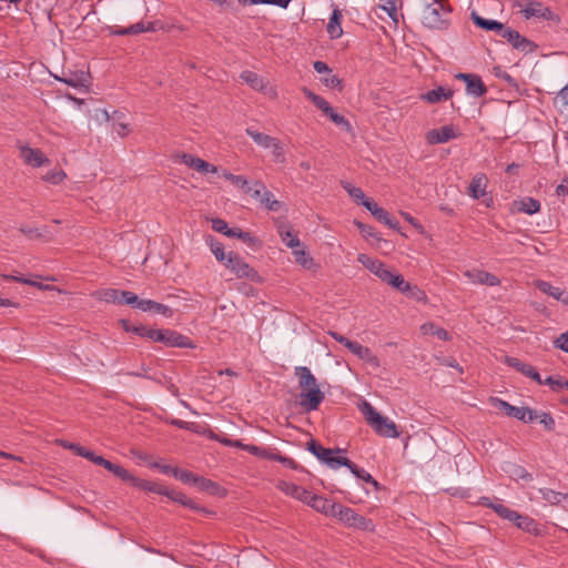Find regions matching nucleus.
Listing matches in <instances>:
<instances>
[{"mask_svg":"<svg viewBox=\"0 0 568 568\" xmlns=\"http://www.w3.org/2000/svg\"><path fill=\"white\" fill-rule=\"evenodd\" d=\"M88 460L92 462L93 464H95L98 466L105 468L108 471H110L116 478L121 479L122 481H124L133 487H138L145 493H153V494L169 497L168 491L163 485L154 483V481H149V480L138 478L133 474H131L129 470L123 468L121 465L114 464V463L103 458L102 456L97 455L94 452H92L91 457H88Z\"/></svg>","mask_w":568,"mask_h":568,"instance_id":"f257e3e1","label":"nucleus"},{"mask_svg":"<svg viewBox=\"0 0 568 568\" xmlns=\"http://www.w3.org/2000/svg\"><path fill=\"white\" fill-rule=\"evenodd\" d=\"M295 376L298 378V386L302 389L300 394V405L305 412L316 410L324 400L325 395L320 389L315 376L306 366L295 367Z\"/></svg>","mask_w":568,"mask_h":568,"instance_id":"f03ea898","label":"nucleus"},{"mask_svg":"<svg viewBox=\"0 0 568 568\" xmlns=\"http://www.w3.org/2000/svg\"><path fill=\"white\" fill-rule=\"evenodd\" d=\"M423 14V23L429 29L443 30L449 24L450 8L443 0H433Z\"/></svg>","mask_w":568,"mask_h":568,"instance_id":"7ed1b4c3","label":"nucleus"},{"mask_svg":"<svg viewBox=\"0 0 568 568\" xmlns=\"http://www.w3.org/2000/svg\"><path fill=\"white\" fill-rule=\"evenodd\" d=\"M514 8H520V12L525 19L538 18L542 20L560 22L559 16L554 13L550 8L544 6L535 0H516L513 4Z\"/></svg>","mask_w":568,"mask_h":568,"instance_id":"20e7f679","label":"nucleus"},{"mask_svg":"<svg viewBox=\"0 0 568 568\" xmlns=\"http://www.w3.org/2000/svg\"><path fill=\"white\" fill-rule=\"evenodd\" d=\"M307 449L316 456L322 463L326 464L333 469L339 468L342 465H348L349 459L343 456H334L335 453H343L341 448H325L315 439L307 442Z\"/></svg>","mask_w":568,"mask_h":568,"instance_id":"39448f33","label":"nucleus"},{"mask_svg":"<svg viewBox=\"0 0 568 568\" xmlns=\"http://www.w3.org/2000/svg\"><path fill=\"white\" fill-rule=\"evenodd\" d=\"M224 265L239 278L255 281L258 277L257 272L250 264H247L240 255L233 252H230L227 254V260L224 263Z\"/></svg>","mask_w":568,"mask_h":568,"instance_id":"423d86ee","label":"nucleus"},{"mask_svg":"<svg viewBox=\"0 0 568 568\" xmlns=\"http://www.w3.org/2000/svg\"><path fill=\"white\" fill-rule=\"evenodd\" d=\"M494 403L495 407L503 410L507 416L514 417L524 423H531L537 418V412L529 407L513 406L509 403L499 398H495Z\"/></svg>","mask_w":568,"mask_h":568,"instance_id":"0eeeda50","label":"nucleus"},{"mask_svg":"<svg viewBox=\"0 0 568 568\" xmlns=\"http://www.w3.org/2000/svg\"><path fill=\"white\" fill-rule=\"evenodd\" d=\"M151 341L162 343L171 347H191L192 343L187 336L170 329H156L151 333Z\"/></svg>","mask_w":568,"mask_h":568,"instance_id":"6e6552de","label":"nucleus"},{"mask_svg":"<svg viewBox=\"0 0 568 568\" xmlns=\"http://www.w3.org/2000/svg\"><path fill=\"white\" fill-rule=\"evenodd\" d=\"M500 37L506 39L515 49L523 52H532L536 49V44L532 41L511 28L505 27Z\"/></svg>","mask_w":568,"mask_h":568,"instance_id":"1a4fd4ad","label":"nucleus"},{"mask_svg":"<svg viewBox=\"0 0 568 568\" xmlns=\"http://www.w3.org/2000/svg\"><path fill=\"white\" fill-rule=\"evenodd\" d=\"M109 33L114 36H133L148 31H155L154 22H136L128 28H121L118 26L108 27Z\"/></svg>","mask_w":568,"mask_h":568,"instance_id":"9d476101","label":"nucleus"},{"mask_svg":"<svg viewBox=\"0 0 568 568\" xmlns=\"http://www.w3.org/2000/svg\"><path fill=\"white\" fill-rule=\"evenodd\" d=\"M212 229L217 233H222L229 237H237L243 242H251L253 240L250 233L241 229H230L227 223L219 217L212 220Z\"/></svg>","mask_w":568,"mask_h":568,"instance_id":"9b49d317","label":"nucleus"},{"mask_svg":"<svg viewBox=\"0 0 568 568\" xmlns=\"http://www.w3.org/2000/svg\"><path fill=\"white\" fill-rule=\"evenodd\" d=\"M20 156L26 164L33 168H40L50 162L41 150L32 149L30 146H22L20 149Z\"/></svg>","mask_w":568,"mask_h":568,"instance_id":"f8f14e48","label":"nucleus"},{"mask_svg":"<svg viewBox=\"0 0 568 568\" xmlns=\"http://www.w3.org/2000/svg\"><path fill=\"white\" fill-rule=\"evenodd\" d=\"M505 363L523 375L536 381L539 385H542V378L532 365L524 363L516 357L509 356L506 357Z\"/></svg>","mask_w":568,"mask_h":568,"instance_id":"ddd939ff","label":"nucleus"},{"mask_svg":"<svg viewBox=\"0 0 568 568\" xmlns=\"http://www.w3.org/2000/svg\"><path fill=\"white\" fill-rule=\"evenodd\" d=\"M455 138L456 134L454 132L453 126L450 125H444L439 129H433L426 133V141L428 144L446 143Z\"/></svg>","mask_w":568,"mask_h":568,"instance_id":"4468645a","label":"nucleus"},{"mask_svg":"<svg viewBox=\"0 0 568 568\" xmlns=\"http://www.w3.org/2000/svg\"><path fill=\"white\" fill-rule=\"evenodd\" d=\"M342 523L351 526V527H363L365 524V518L355 514V511L348 507H344L338 504L336 516Z\"/></svg>","mask_w":568,"mask_h":568,"instance_id":"2eb2a0df","label":"nucleus"},{"mask_svg":"<svg viewBox=\"0 0 568 568\" xmlns=\"http://www.w3.org/2000/svg\"><path fill=\"white\" fill-rule=\"evenodd\" d=\"M181 161L183 164L187 165L191 169L200 173H216L217 168L200 158L193 156L192 154L183 153L181 155Z\"/></svg>","mask_w":568,"mask_h":568,"instance_id":"dca6fc26","label":"nucleus"},{"mask_svg":"<svg viewBox=\"0 0 568 568\" xmlns=\"http://www.w3.org/2000/svg\"><path fill=\"white\" fill-rule=\"evenodd\" d=\"M465 276L468 277L469 281L474 284L496 286L500 283L496 275L481 270L467 271L465 272Z\"/></svg>","mask_w":568,"mask_h":568,"instance_id":"f3484780","label":"nucleus"},{"mask_svg":"<svg viewBox=\"0 0 568 568\" xmlns=\"http://www.w3.org/2000/svg\"><path fill=\"white\" fill-rule=\"evenodd\" d=\"M454 95V91L447 87H437L420 94V100L429 104L439 103L449 100Z\"/></svg>","mask_w":568,"mask_h":568,"instance_id":"a211bd4d","label":"nucleus"},{"mask_svg":"<svg viewBox=\"0 0 568 568\" xmlns=\"http://www.w3.org/2000/svg\"><path fill=\"white\" fill-rule=\"evenodd\" d=\"M307 505L325 516L335 517L338 503L335 499H307Z\"/></svg>","mask_w":568,"mask_h":568,"instance_id":"6ab92c4d","label":"nucleus"},{"mask_svg":"<svg viewBox=\"0 0 568 568\" xmlns=\"http://www.w3.org/2000/svg\"><path fill=\"white\" fill-rule=\"evenodd\" d=\"M192 487H195L200 493L212 496H221L225 494L217 483L201 476H196V480Z\"/></svg>","mask_w":568,"mask_h":568,"instance_id":"aec40b11","label":"nucleus"},{"mask_svg":"<svg viewBox=\"0 0 568 568\" xmlns=\"http://www.w3.org/2000/svg\"><path fill=\"white\" fill-rule=\"evenodd\" d=\"M373 428L375 432L384 437L396 438L399 436V433L396 428V425L389 418L382 416L374 425Z\"/></svg>","mask_w":568,"mask_h":568,"instance_id":"412c9836","label":"nucleus"},{"mask_svg":"<svg viewBox=\"0 0 568 568\" xmlns=\"http://www.w3.org/2000/svg\"><path fill=\"white\" fill-rule=\"evenodd\" d=\"M536 287L540 292L554 297L555 300L568 304V293L565 290L557 286H552L550 283L546 281H537Z\"/></svg>","mask_w":568,"mask_h":568,"instance_id":"4be33fe9","label":"nucleus"},{"mask_svg":"<svg viewBox=\"0 0 568 568\" xmlns=\"http://www.w3.org/2000/svg\"><path fill=\"white\" fill-rule=\"evenodd\" d=\"M346 348L351 353L356 355L358 358H361L363 361H366L368 363H373L375 365H378V359H377V357L375 355H373L372 351L368 347L363 346L358 342L349 341L347 343Z\"/></svg>","mask_w":568,"mask_h":568,"instance_id":"5701e85b","label":"nucleus"},{"mask_svg":"<svg viewBox=\"0 0 568 568\" xmlns=\"http://www.w3.org/2000/svg\"><path fill=\"white\" fill-rule=\"evenodd\" d=\"M138 310L143 312H153L165 317H172L173 315V311L169 306L152 300H141V302L138 304Z\"/></svg>","mask_w":568,"mask_h":568,"instance_id":"b1692460","label":"nucleus"},{"mask_svg":"<svg viewBox=\"0 0 568 568\" xmlns=\"http://www.w3.org/2000/svg\"><path fill=\"white\" fill-rule=\"evenodd\" d=\"M348 465H344L347 467L358 479L364 480L367 484H371L376 493L384 491L385 489L372 477L369 473H367L364 468L358 467L356 464L349 460Z\"/></svg>","mask_w":568,"mask_h":568,"instance_id":"393cba45","label":"nucleus"},{"mask_svg":"<svg viewBox=\"0 0 568 568\" xmlns=\"http://www.w3.org/2000/svg\"><path fill=\"white\" fill-rule=\"evenodd\" d=\"M487 178L483 173L476 174L468 187L469 195L476 200L486 194Z\"/></svg>","mask_w":568,"mask_h":568,"instance_id":"a878e982","label":"nucleus"},{"mask_svg":"<svg viewBox=\"0 0 568 568\" xmlns=\"http://www.w3.org/2000/svg\"><path fill=\"white\" fill-rule=\"evenodd\" d=\"M342 18L343 14L339 9L335 8L332 12V16L329 18L328 24H327V33L331 37V39H338L343 34L342 29Z\"/></svg>","mask_w":568,"mask_h":568,"instance_id":"bb28decb","label":"nucleus"},{"mask_svg":"<svg viewBox=\"0 0 568 568\" xmlns=\"http://www.w3.org/2000/svg\"><path fill=\"white\" fill-rule=\"evenodd\" d=\"M471 19L477 27H479L484 30H488V31H496V32H498L499 36L501 34L503 30L505 29V26L501 22L496 21V20L485 19V18L480 17L479 14H477L476 12L471 13Z\"/></svg>","mask_w":568,"mask_h":568,"instance_id":"cd10ccee","label":"nucleus"},{"mask_svg":"<svg viewBox=\"0 0 568 568\" xmlns=\"http://www.w3.org/2000/svg\"><path fill=\"white\" fill-rule=\"evenodd\" d=\"M240 78L253 90L264 91L266 89V81L253 71L245 70L240 74Z\"/></svg>","mask_w":568,"mask_h":568,"instance_id":"c85d7f7f","label":"nucleus"},{"mask_svg":"<svg viewBox=\"0 0 568 568\" xmlns=\"http://www.w3.org/2000/svg\"><path fill=\"white\" fill-rule=\"evenodd\" d=\"M466 92L475 98H480L486 94L487 88L481 78L474 74L473 78L466 83Z\"/></svg>","mask_w":568,"mask_h":568,"instance_id":"c756f323","label":"nucleus"},{"mask_svg":"<svg viewBox=\"0 0 568 568\" xmlns=\"http://www.w3.org/2000/svg\"><path fill=\"white\" fill-rule=\"evenodd\" d=\"M513 523L521 530L527 531L529 534L537 535L539 532L538 524L530 517L516 514Z\"/></svg>","mask_w":568,"mask_h":568,"instance_id":"7c9ffc66","label":"nucleus"},{"mask_svg":"<svg viewBox=\"0 0 568 568\" xmlns=\"http://www.w3.org/2000/svg\"><path fill=\"white\" fill-rule=\"evenodd\" d=\"M487 503L485 505L487 507H490L495 510L496 514H498L501 518L507 519L509 521H513L517 511L509 509L501 503H499L498 499H485Z\"/></svg>","mask_w":568,"mask_h":568,"instance_id":"2f4dec72","label":"nucleus"},{"mask_svg":"<svg viewBox=\"0 0 568 568\" xmlns=\"http://www.w3.org/2000/svg\"><path fill=\"white\" fill-rule=\"evenodd\" d=\"M357 261L365 266L368 271H371L373 274L378 276V274L383 271V268L386 266L383 262L376 258H372L371 256L366 254H358Z\"/></svg>","mask_w":568,"mask_h":568,"instance_id":"473e14b6","label":"nucleus"},{"mask_svg":"<svg viewBox=\"0 0 568 568\" xmlns=\"http://www.w3.org/2000/svg\"><path fill=\"white\" fill-rule=\"evenodd\" d=\"M246 134L261 148L268 149L276 138L258 132L252 128L245 130Z\"/></svg>","mask_w":568,"mask_h":568,"instance_id":"72a5a7b5","label":"nucleus"},{"mask_svg":"<svg viewBox=\"0 0 568 568\" xmlns=\"http://www.w3.org/2000/svg\"><path fill=\"white\" fill-rule=\"evenodd\" d=\"M517 210L519 212L526 213V214H535L540 211V202L537 201L534 197H524L520 201L516 202Z\"/></svg>","mask_w":568,"mask_h":568,"instance_id":"f704fd0d","label":"nucleus"},{"mask_svg":"<svg viewBox=\"0 0 568 568\" xmlns=\"http://www.w3.org/2000/svg\"><path fill=\"white\" fill-rule=\"evenodd\" d=\"M324 114L331 119L337 126L346 132H352L353 128L349 121L342 114H338L333 106H329Z\"/></svg>","mask_w":568,"mask_h":568,"instance_id":"c9c22d12","label":"nucleus"},{"mask_svg":"<svg viewBox=\"0 0 568 568\" xmlns=\"http://www.w3.org/2000/svg\"><path fill=\"white\" fill-rule=\"evenodd\" d=\"M119 323L125 332H131L141 337H146L149 339H151V336H152L151 333L156 331L153 328H149L144 325H138V326L131 325L129 323V321H126V320H120Z\"/></svg>","mask_w":568,"mask_h":568,"instance_id":"e433bc0d","label":"nucleus"},{"mask_svg":"<svg viewBox=\"0 0 568 568\" xmlns=\"http://www.w3.org/2000/svg\"><path fill=\"white\" fill-rule=\"evenodd\" d=\"M364 206L381 223L389 222L390 214L385 209L378 206L374 201L364 202Z\"/></svg>","mask_w":568,"mask_h":568,"instance_id":"4c0bfd02","label":"nucleus"},{"mask_svg":"<svg viewBox=\"0 0 568 568\" xmlns=\"http://www.w3.org/2000/svg\"><path fill=\"white\" fill-rule=\"evenodd\" d=\"M420 331L424 335H435L442 341H447L449 335L446 329L437 327L434 323L428 322L420 326Z\"/></svg>","mask_w":568,"mask_h":568,"instance_id":"58836bf2","label":"nucleus"},{"mask_svg":"<svg viewBox=\"0 0 568 568\" xmlns=\"http://www.w3.org/2000/svg\"><path fill=\"white\" fill-rule=\"evenodd\" d=\"M94 296L106 303H118L120 302V291L115 288H104L99 290L94 293Z\"/></svg>","mask_w":568,"mask_h":568,"instance_id":"ea45409f","label":"nucleus"},{"mask_svg":"<svg viewBox=\"0 0 568 568\" xmlns=\"http://www.w3.org/2000/svg\"><path fill=\"white\" fill-rule=\"evenodd\" d=\"M206 243L209 244L212 253L219 262H226L227 255L224 252V246L221 242L216 241L213 236H207Z\"/></svg>","mask_w":568,"mask_h":568,"instance_id":"a19ab883","label":"nucleus"},{"mask_svg":"<svg viewBox=\"0 0 568 568\" xmlns=\"http://www.w3.org/2000/svg\"><path fill=\"white\" fill-rule=\"evenodd\" d=\"M223 178L230 181L235 186L242 189L245 193L251 192V186L248 185V181L243 175H235L231 172L223 171Z\"/></svg>","mask_w":568,"mask_h":568,"instance_id":"79ce46f5","label":"nucleus"},{"mask_svg":"<svg viewBox=\"0 0 568 568\" xmlns=\"http://www.w3.org/2000/svg\"><path fill=\"white\" fill-rule=\"evenodd\" d=\"M343 189L348 193L351 197L355 201L359 202L364 206V202L372 201L371 199L365 196V193L361 187L354 186L348 182H342Z\"/></svg>","mask_w":568,"mask_h":568,"instance_id":"37998d69","label":"nucleus"},{"mask_svg":"<svg viewBox=\"0 0 568 568\" xmlns=\"http://www.w3.org/2000/svg\"><path fill=\"white\" fill-rule=\"evenodd\" d=\"M58 444L65 449L72 450L75 455L81 456L85 459H88V457L92 456V450H90L79 444L70 443V442L62 440V439L58 440Z\"/></svg>","mask_w":568,"mask_h":568,"instance_id":"c03bdc74","label":"nucleus"},{"mask_svg":"<svg viewBox=\"0 0 568 568\" xmlns=\"http://www.w3.org/2000/svg\"><path fill=\"white\" fill-rule=\"evenodd\" d=\"M293 255L295 257L296 263L302 265L304 268H312L314 265V260L306 253L304 248L293 250Z\"/></svg>","mask_w":568,"mask_h":568,"instance_id":"a18cd8bd","label":"nucleus"},{"mask_svg":"<svg viewBox=\"0 0 568 568\" xmlns=\"http://www.w3.org/2000/svg\"><path fill=\"white\" fill-rule=\"evenodd\" d=\"M304 94L307 99H310L314 105L320 109L323 113L331 106V104L321 95L315 94L311 90L304 88L303 89Z\"/></svg>","mask_w":568,"mask_h":568,"instance_id":"49530a36","label":"nucleus"},{"mask_svg":"<svg viewBox=\"0 0 568 568\" xmlns=\"http://www.w3.org/2000/svg\"><path fill=\"white\" fill-rule=\"evenodd\" d=\"M361 412L364 414L367 423L372 427L382 417V415L367 402L363 403Z\"/></svg>","mask_w":568,"mask_h":568,"instance_id":"de8ad7c7","label":"nucleus"},{"mask_svg":"<svg viewBox=\"0 0 568 568\" xmlns=\"http://www.w3.org/2000/svg\"><path fill=\"white\" fill-rule=\"evenodd\" d=\"M388 285L396 288L397 291H399L403 294L405 292L413 290L412 284L406 282L404 280L403 275H400V274H393Z\"/></svg>","mask_w":568,"mask_h":568,"instance_id":"09e8293b","label":"nucleus"},{"mask_svg":"<svg viewBox=\"0 0 568 568\" xmlns=\"http://www.w3.org/2000/svg\"><path fill=\"white\" fill-rule=\"evenodd\" d=\"M388 285L396 288L397 291H399L403 294L405 292L413 290L412 284L406 282L404 280L403 275H400V274H393Z\"/></svg>","mask_w":568,"mask_h":568,"instance_id":"8fccbe9b","label":"nucleus"},{"mask_svg":"<svg viewBox=\"0 0 568 568\" xmlns=\"http://www.w3.org/2000/svg\"><path fill=\"white\" fill-rule=\"evenodd\" d=\"M388 285L396 288L397 291H399L403 294L405 292L413 290L412 284L406 282L404 280L403 275H400V274H393Z\"/></svg>","mask_w":568,"mask_h":568,"instance_id":"3c124183","label":"nucleus"},{"mask_svg":"<svg viewBox=\"0 0 568 568\" xmlns=\"http://www.w3.org/2000/svg\"><path fill=\"white\" fill-rule=\"evenodd\" d=\"M261 203L264 204L267 210L272 212H277L281 209V202L277 200H274L273 193L267 191L263 193V196L261 197Z\"/></svg>","mask_w":568,"mask_h":568,"instance_id":"603ef678","label":"nucleus"},{"mask_svg":"<svg viewBox=\"0 0 568 568\" xmlns=\"http://www.w3.org/2000/svg\"><path fill=\"white\" fill-rule=\"evenodd\" d=\"M60 80L73 88L83 87L87 82V79H85V75L83 72L80 74L72 73V74L65 75L64 78H62Z\"/></svg>","mask_w":568,"mask_h":568,"instance_id":"864d4df0","label":"nucleus"},{"mask_svg":"<svg viewBox=\"0 0 568 568\" xmlns=\"http://www.w3.org/2000/svg\"><path fill=\"white\" fill-rule=\"evenodd\" d=\"M142 298H139L133 292L130 291H120V302L119 304H129L133 307L138 308V304Z\"/></svg>","mask_w":568,"mask_h":568,"instance_id":"5fc2aeb1","label":"nucleus"},{"mask_svg":"<svg viewBox=\"0 0 568 568\" xmlns=\"http://www.w3.org/2000/svg\"><path fill=\"white\" fill-rule=\"evenodd\" d=\"M282 241L291 248L296 250L301 246V242L296 235H294L291 231H280Z\"/></svg>","mask_w":568,"mask_h":568,"instance_id":"6e6d98bb","label":"nucleus"},{"mask_svg":"<svg viewBox=\"0 0 568 568\" xmlns=\"http://www.w3.org/2000/svg\"><path fill=\"white\" fill-rule=\"evenodd\" d=\"M196 476L197 475L192 471L179 468L175 478L186 485L193 486L194 481L196 480Z\"/></svg>","mask_w":568,"mask_h":568,"instance_id":"4d7b16f0","label":"nucleus"},{"mask_svg":"<svg viewBox=\"0 0 568 568\" xmlns=\"http://www.w3.org/2000/svg\"><path fill=\"white\" fill-rule=\"evenodd\" d=\"M175 501H180V504L185 507L190 508L194 511H201L204 514H211L206 508L202 507L197 499H174Z\"/></svg>","mask_w":568,"mask_h":568,"instance_id":"13d9d810","label":"nucleus"},{"mask_svg":"<svg viewBox=\"0 0 568 568\" xmlns=\"http://www.w3.org/2000/svg\"><path fill=\"white\" fill-rule=\"evenodd\" d=\"M355 224L365 239L381 240L378 233L375 231L373 226L366 225L361 222H356Z\"/></svg>","mask_w":568,"mask_h":568,"instance_id":"bf43d9fd","label":"nucleus"},{"mask_svg":"<svg viewBox=\"0 0 568 568\" xmlns=\"http://www.w3.org/2000/svg\"><path fill=\"white\" fill-rule=\"evenodd\" d=\"M65 178V173L62 170H53L48 172L43 179L44 181L52 183V184H59L61 183Z\"/></svg>","mask_w":568,"mask_h":568,"instance_id":"052dcab7","label":"nucleus"},{"mask_svg":"<svg viewBox=\"0 0 568 568\" xmlns=\"http://www.w3.org/2000/svg\"><path fill=\"white\" fill-rule=\"evenodd\" d=\"M511 476L516 478H521L525 480H531L532 476L529 474L524 467L519 465H510V469L508 470Z\"/></svg>","mask_w":568,"mask_h":568,"instance_id":"680f3d73","label":"nucleus"},{"mask_svg":"<svg viewBox=\"0 0 568 568\" xmlns=\"http://www.w3.org/2000/svg\"><path fill=\"white\" fill-rule=\"evenodd\" d=\"M539 420V423L541 425H544V427L547 429V430H552L555 428V419L554 417L551 416L550 413H541V414H537V418Z\"/></svg>","mask_w":568,"mask_h":568,"instance_id":"e2e57ef3","label":"nucleus"},{"mask_svg":"<svg viewBox=\"0 0 568 568\" xmlns=\"http://www.w3.org/2000/svg\"><path fill=\"white\" fill-rule=\"evenodd\" d=\"M270 149H272V153H273L275 161H277L280 163H284V161H285L284 150H283V146L281 145V142L277 139H275L273 141V145H271Z\"/></svg>","mask_w":568,"mask_h":568,"instance_id":"0e129e2a","label":"nucleus"},{"mask_svg":"<svg viewBox=\"0 0 568 568\" xmlns=\"http://www.w3.org/2000/svg\"><path fill=\"white\" fill-rule=\"evenodd\" d=\"M323 82L328 88H332V89L338 88L339 91L343 88L342 80L337 75L332 74V73H327V77H325L323 79Z\"/></svg>","mask_w":568,"mask_h":568,"instance_id":"69168bd1","label":"nucleus"},{"mask_svg":"<svg viewBox=\"0 0 568 568\" xmlns=\"http://www.w3.org/2000/svg\"><path fill=\"white\" fill-rule=\"evenodd\" d=\"M565 382L566 381L562 378H555L549 376L546 379H542V385L550 386L552 390H559L560 388L565 387Z\"/></svg>","mask_w":568,"mask_h":568,"instance_id":"338daca9","label":"nucleus"},{"mask_svg":"<svg viewBox=\"0 0 568 568\" xmlns=\"http://www.w3.org/2000/svg\"><path fill=\"white\" fill-rule=\"evenodd\" d=\"M266 192V187L263 182L256 181L254 182L253 187H251V194L252 197L258 200L261 202V197L263 196V193Z\"/></svg>","mask_w":568,"mask_h":568,"instance_id":"774afa93","label":"nucleus"}]
</instances>
